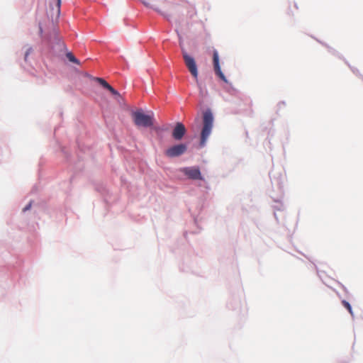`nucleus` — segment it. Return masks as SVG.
<instances>
[{
    "mask_svg": "<svg viewBox=\"0 0 363 363\" xmlns=\"http://www.w3.org/2000/svg\"><path fill=\"white\" fill-rule=\"evenodd\" d=\"M213 124V116L211 110H206L203 114V128L201 133V145L204 146L210 135Z\"/></svg>",
    "mask_w": 363,
    "mask_h": 363,
    "instance_id": "f257e3e1",
    "label": "nucleus"
},
{
    "mask_svg": "<svg viewBox=\"0 0 363 363\" xmlns=\"http://www.w3.org/2000/svg\"><path fill=\"white\" fill-rule=\"evenodd\" d=\"M179 45L182 48V56L184 58L185 65L186 66V67L189 69L191 74L194 77V78L197 82L199 72H198V69H197V65H196V61L193 57L190 56L186 52L185 49L183 48L182 43L181 40L179 42Z\"/></svg>",
    "mask_w": 363,
    "mask_h": 363,
    "instance_id": "f03ea898",
    "label": "nucleus"
},
{
    "mask_svg": "<svg viewBox=\"0 0 363 363\" xmlns=\"http://www.w3.org/2000/svg\"><path fill=\"white\" fill-rule=\"evenodd\" d=\"M135 124L138 127L148 128L153 125L154 118L152 116L146 115L143 111H135L133 113Z\"/></svg>",
    "mask_w": 363,
    "mask_h": 363,
    "instance_id": "7ed1b4c3",
    "label": "nucleus"
},
{
    "mask_svg": "<svg viewBox=\"0 0 363 363\" xmlns=\"http://www.w3.org/2000/svg\"><path fill=\"white\" fill-rule=\"evenodd\" d=\"M187 150V145L184 143L174 145L165 151V155L168 157L173 158L182 155Z\"/></svg>",
    "mask_w": 363,
    "mask_h": 363,
    "instance_id": "20e7f679",
    "label": "nucleus"
},
{
    "mask_svg": "<svg viewBox=\"0 0 363 363\" xmlns=\"http://www.w3.org/2000/svg\"><path fill=\"white\" fill-rule=\"evenodd\" d=\"M180 172L190 179L203 180L199 167H183L180 169Z\"/></svg>",
    "mask_w": 363,
    "mask_h": 363,
    "instance_id": "39448f33",
    "label": "nucleus"
},
{
    "mask_svg": "<svg viewBox=\"0 0 363 363\" xmlns=\"http://www.w3.org/2000/svg\"><path fill=\"white\" fill-rule=\"evenodd\" d=\"M213 67L216 74L219 77V78L223 80L224 82L228 83V80L223 73L222 72L220 65H219V57L218 53L216 50L213 51Z\"/></svg>",
    "mask_w": 363,
    "mask_h": 363,
    "instance_id": "423d86ee",
    "label": "nucleus"
},
{
    "mask_svg": "<svg viewBox=\"0 0 363 363\" xmlns=\"http://www.w3.org/2000/svg\"><path fill=\"white\" fill-rule=\"evenodd\" d=\"M186 133V128L182 123H177L173 129L172 137L176 140H180Z\"/></svg>",
    "mask_w": 363,
    "mask_h": 363,
    "instance_id": "0eeeda50",
    "label": "nucleus"
},
{
    "mask_svg": "<svg viewBox=\"0 0 363 363\" xmlns=\"http://www.w3.org/2000/svg\"><path fill=\"white\" fill-rule=\"evenodd\" d=\"M60 6H61V0H57L55 5L52 6H51V9L52 11V16H55L56 17H58L60 14Z\"/></svg>",
    "mask_w": 363,
    "mask_h": 363,
    "instance_id": "6e6552de",
    "label": "nucleus"
},
{
    "mask_svg": "<svg viewBox=\"0 0 363 363\" xmlns=\"http://www.w3.org/2000/svg\"><path fill=\"white\" fill-rule=\"evenodd\" d=\"M95 80L106 89L108 88V86L110 85L106 80H104L102 78L96 77Z\"/></svg>",
    "mask_w": 363,
    "mask_h": 363,
    "instance_id": "1a4fd4ad",
    "label": "nucleus"
},
{
    "mask_svg": "<svg viewBox=\"0 0 363 363\" xmlns=\"http://www.w3.org/2000/svg\"><path fill=\"white\" fill-rule=\"evenodd\" d=\"M67 57L70 62L76 64H79V61L73 55L72 53L68 52L67 54Z\"/></svg>",
    "mask_w": 363,
    "mask_h": 363,
    "instance_id": "9d476101",
    "label": "nucleus"
},
{
    "mask_svg": "<svg viewBox=\"0 0 363 363\" xmlns=\"http://www.w3.org/2000/svg\"><path fill=\"white\" fill-rule=\"evenodd\" d=\"M342 304L348 310L349 313L353 315V312L350 304L345 300L342 301Z\"/></svg>",
    "mask_w": 363,
    "mask_h": 363,
    "instance_id": "9b49d317",
    "label": "nucleus"
},
{
    "mask_svg": "<svg viewBox=\"0 0 363 363\" xmlns=\"http://www.w3.org/2000/svg\"><path fill=\"white\" fill-rule=\"evenodd\" d=\"M107 90H108L113 95L120 96L119 92L113 89L111 85L108 86Z\"/></svg>",
    "mask_w": 363,
    "mask_h": 363,
    "instance_id": "f8f14e48",
    "label": "nucleus"
},
{
    "mask_svg": "<svg viewBox=\"0 0 363 363\" xmlns=\"http://www.w3.org/2000/svg\"><path fill=\"white\" fill-rule=\"evenodd\" d=\"M107 90H108L113 95L120 96L119 92L113 89L111 85L108 86Z\"/></svg>",
    "mask_w": 363,
    "mask_h": 363,
    "instance_id": "ddd939ff",
    "label": "nucleus"
},
{
    "mask_svg": "<svg viewBox=\"0 0 363 363\" xmlns=\"http://www.w3.org/2000/svg\"><path fill=\"white\" fill-rule=\"evenodd\" d=\"M32 52V48H28L25 53V56H24V59L26 61L27 60V58L28 57V55H30V53Z\"/></svg>",
    "mask_w": 363,
    "mask_h": 363,
    "instance_id": "4468645a",
    "label": "nucleus"
},
{
    "mask_svg": "<svg viewBox=\"0 0 363 363\" xmlns=\"http://www.w3.org/2000/svg\"><path fill=\"white\" fill-rule=\"evenodd\" d=\"M31 207V202H30L23 209V211H26L28 210H29Z\"/></svg>",
    "mask_w": 363,
    "mask_h": 363,
    "instance_id": "2eb2a0df",
    "label": "nucleus"
}]
</instances>
